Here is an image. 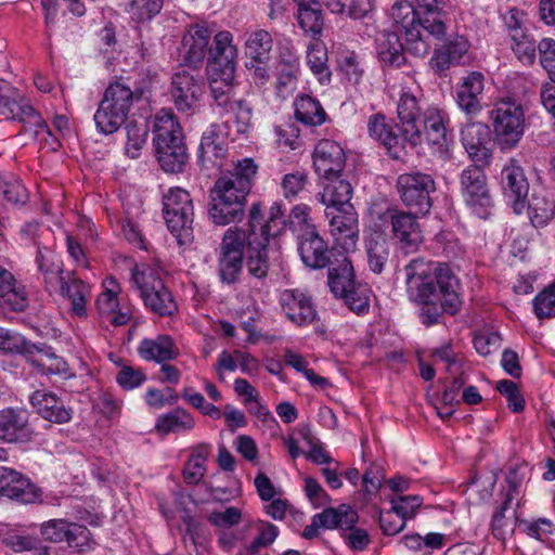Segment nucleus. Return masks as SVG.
Masks as SVG:
<instances>
[{
  "label": "nucleus",
  "instance_id": "nucleus-56",
  "mask_svg": "<svg viewBox=\"0 0 555 555\" xmlns=\"http://www.w3.org/2000/svg\"><path fill=\"white\" fill-rule=\"evenodd\" d=\"M273 133L274 144L283 152L297 150L301 146L300 129L297 124L292 120L275 125Z\"/></svg>",
  "mask_w": 555,
  "mask_h": 555
},
{
  "label": "nucleus",
  "instance_id": "nucleus-19",
  "mask_svg": "<svg viewBox=\"0 0 555 555\" xmlns=\"http://www.w3.org/2000/svg\"><path fill=\"white\" fill-rule=\"evenodd\" d=\"M0 115L8 119L17 120L26 129L33 130L35 135L43 133L52 135L40 114L33 107L29 100L22 95H8L0 106Z\"/></svg>",
  "mask_w": 555,
  "mask_h": 555
},
{
  "label": "nucleus",
  "instance_id": "nucleus-5",
  "mask_svg": "<svg viewBox=\"0 0 555 555\" xmlns=\"http://www.w3.org/2000/svg\"><path fill=\"white\" fill-rule=\"evenodd\" d=\"M163 205L167 228L178 244H190L193 241L194 207L189 192L181 188H172L164 196Z\"/></svg>",
  "mask_w": 555,
  "mask_h": 555
},
{
  "label": "nucleus",
  "instance_id": "nucleus-64",
  "mask_svg": "<svg viewBox=\"0 0 555 555\" xmlns=\"http://www.w3.org/2000/svg\"><path fill=\"white\" fill-rule=\"evenodd\" d=\"M538 51L540 65L548 78L555 81V39L543 38L538 43Z\"/></svg>",
  "mask_w": 555,
  "mask_h": 555
},
{
  "label": "nucleus",
  "instance_id": "nucleus-40",
  "mask_svg": "<svg viewBox=\"0 0 555 555\" xmlns=\"http://www.w3.org/2000/svg\"><path fill=\"white\" fill-rule=\"evenodd\" d=\"M417 15L421 14L423 17L420 18L422 27L430 35L441 37L446 33V25L441 20V13L443 5L440 0H416Z\"/></svg>",
  "mask_w": 555,
  "mask_h": 555
},
{
  "label": "nucleus",
  "instance_id": "nucleus-38",
  "mask_svg": "<svg viewBox=\"0 0 555 555\" xmlns=\"http://www.w3.org/2000/svg\"><path fill=\"white\" fill-rule=\"evenodd\" d=\"M211 452V444L198 443L190 448V455L183 466L182 477L190 486L198 485L207 472V460Z\"/></svg>",
  "mask_w": 555,
  "mask_h": 555
},
{
  "label": "nucleus",
  "instance_id": "nucleus-61",
  "mask_svg": "<svg viewBox=\"0 0 555 555\" xmlns=\"http://www.w3.org/2000/svg\"><path fill=\"white\" fill-rule=\"evenodd\" d=\"M256 528L258 533L247 547V555H256L261 548L272 545L280 533L275 525L266 520L257 521Z\"/></svg>",
  "mask_w": 555,
  "mask_h": 555
},
{
  "label": "nucleus",
  "instance_id": "nucleus-41",
  "mask_svg": "<svg viewBox=\"0 0 555 555\" xmlns=\"http://www.w3.org/2000/svg\"><path fill=\"white\" fill-rule=\"evenodd\" d=\"M273 46V39L269 31L256 29L247 35L244 52L251 62H269Z\"/></svg>",
  "mask_w": 555,
  "mask_h": 555
},
{
  "label": "nucleus",
  "instance_id": "nucleus-28",
  "mask_svg": "<svg viewBox=\"0 0 555 555\" xmlns=\"http://www.w3.org/2000/svg\"><path fill=\"white\" fill-rule=\"evenodd\" d=\"M420 92L418 86L404 85L400 91V98L397 106V114L400 125L404 127L405 133L415 142L420 139L418 129L416 127L417 120L422 117L423 112L418 104L417 93Z\"/></svg>",
  "mask_w": 555,
  "mask_h": 555
},
{
  "label": "nucleus",
  "instance_id": "nucleus-9",
  "mask_svg": "<svg viewBox=\"0 0 555 555\" xmlns=\"http://www.w3.org/2000/svg\"><path fill=\"white\" fill-rule=\"evenodd\" d=\"M260 205L253 204L249 209L247 224V259L246 268L248 274L256 280H264L269 271L268 260V233L270 230L262 228L257 232Z\"/></svg>",
  "mask_w": 555,
  "mask_h": 555
},
{
  "label": "nucleus",
  "instance_id": "nucleus-23",
  "mask_svg": "<svg viewBox=\"0 0 555 555\" xmlns=\"http://www.w3.org/2000/svg\"><path fill=\"white\" fill-rule=\"evenodd\" d=\"M279 302L285 317L297 326H307L317 319L314 304L302 291L284 289L280 293Z\"/></svg>",
  "mask_w": 555,
  "mask_h": 555
},
{
  "label": "nucleus",
  "instance_id": "nucleus-37",
  "mask_svg": "<svg viewBox=\"0 0 555 555\" xmlns=\"http://www.w3.org/2000/svg\"><path fill=\"white\" fill-rule=\"evenodd\" d=\"M28 305L24 287L16 284L13 274L0 267V308L23 311Z\"/></svg>",
  "mask_w": 555,
  "mask_h": 555
},
{
  "label": "nucleus",
  "instance_id": "nucleus-60",
  "mask_svg": "<svg viewBox=\"0 0 555 555\" xmlns=\"http://www.w3.org/2000/svg\"><path fill=\"white\" fill-rule=\"evenodd\" d=\"M96 129L103 134H112L116 132L121 125L126 121V115H122L118 112L113 111L112 108H107L102 104H99V107L93 116Z\"/></svg>",
  "mask_w": 555,
  "mask_h": 555
},
{
  "label": "nucleus",
  "instance_id": "nucleus-58",
  "mask_svg": "<svg viewBox=\"0 0 555 555\" xmlns=\"http://www.w3.org/2000/svg\"><path fill=\"white\" fill-rule=\"evenodd\" d=\"M555 216V203L545 195L533 194L529 204V217L534 227L547 224Z\"/></svg>",
  "mask_w": 555,
  "mask_h": 555
},
{
  "label": "nucleus",
  "instance_id": "nucleus-24",
  "mask_svg": "<svg viewBox=\"0 0 555 555\" xmlns=\"http://www.w3.org/2000/svg\"><path fill=\"white\" fill-rule=\"evenodd\" d=\"M462 144L476 164L488 165L492 157L490 129L481 121L466 124L461 130Z\"/></svg>",
  "mask_w": 555,
  "mask_h": 555
},
{
  "label": "nucleus",
  "instance_id": "nucleus-36",
  "mask_svg": "<svg viewBox=\"0 0 555 555\" xmlns=\"http://www.w3.org/2000/svg\"><path fill=\"white\" fill-rule=\"evenodd\" d=\"M323 180V190L318 194V199L321 204L326 206V209L352 206L350 204L352 186L347 180L340 179V176Z\"/></svg>",
  "mask_w": 555,
  "mask_h": 555
},
{
  "label": "nucleus",
  "instance_id": "nucleus-4",
  "mask_svg": "<svg viewBox=\"0 0 555 555\" xmlns=\"http://www.w3.org/2000/svg\"><path fill=\"white\" fill-rule=\"evenodd\" d=\"M493 141L501 152L515 150L524 138L526 114L520 102L502 98L493 103L489 112Z\"/></svg>",
  "mask_w": 555,
  "mask_h": 555
},
{
  "label": "nucleus",
  "instance_id": "nucleus-17",
  "mask_svg": "<svg viewBox=\"0 0 555 555\" xmlns=\"http://www.w3.org/2000/svg\"><path fill=\"white\" fill-rule=\"evenodd\" d=\"M449 121V116L443 109L437 106L427 107L416 122L420 139L411 142V145L426 142L437 150H442L447 144Z\"/></svg>",
  "mask_w": 555,
  "mask_h": 555
},
{
  "label": "nucleus",
  "instance_id": "nucleus-33",
  "mask_svg": "<svg viewBox=\"0 0 555 555\" xmlns=\"http://www.w3.org/2000/svg\"><path fill=\"white\" fill-rule=\"evenodd\" d=\"M296 20L305 35L320 39L323 35L324 17L319 0H294Z\"/></svg>",
  "mask_w": 555,
  "mask_h": 555
},
{
  "label": "nucleus",
  "instance_id": "nucleus-2",
  "mask_svg": "<svg viewBox=\"0 0 555 555\" xmlns=\"http://www.w3.org/2000/svg\"><path fill=\"white\" fill-rule=\"evenodd\" d=\"M406 294L417 305H446L451 311L460 306L459 280L444 263L412 259L405 267Z\"/></svg>",
  "mask_w": 555,
  "mask_h": 555
},
{
  "label": "nucleus",
  "instance_id": "nucleus-57",
  "mask_svg": "<svg viewBox=\"0 0 555 555\" xmlns=\"http://www.w3.org/2000/svg\"><path fill=\"white\" fill-rule=\"evenodd\" d=\"M36 345L17 332L0 327V351L33 357Z\"/></svg>",
  "mask_w": 555,
  "mask_h": 555
},
{
  "label": "nucleus",
  "instance_id": "nucleus-10",
  "mask_svg": "<svg viewBox=\"0 0 555 555\" xmlns=\"http://www.w3.org/2000/svg\"><path fill=\"white\" fill-rule=\"evenodd\" d=\"M402 203L416 214H427L431 207L430 193L436 189L431 176L422 172L402 173L397 179Z\"/></svg>",
  "mask_w": 555,
  "mask_h": 555
},
{
  "label": "nucleus",
  "instance_id": "nucleus-47",
  "mask_svg": "<svg viewBox=\"0 0 555 555\" xmlns=\"http://www.w3.org/2000/svg\"><path fill=\"white\" fill-rule=\"evenodd\" d=\"M164 7V0H127L125 11L135 25L149 24Z\"/></svg>",
  "mask_w": 555,
  "mask_h": 555
},
{
  "label": "nucleus",
  "instance_id": "nucleus-6",
  "mask_svg": "<svg viewBox=\"0 0 555 555\" xmlns=\"http://www.w3.org/2000/svg\"><path fill=\"white\" fill-rule=\"evenodd\" d=\"M247 241V230L243 228L231 227L224 232L218 253V274L222 283L230 285L238 281Z\"/></svg>",
  "mask_w": 555,
  "mask_h": 555
},
{
  "label": "nucleus",
  "instance_id": "nucleus-16",
  "mask_svg": "<svg viewBox=\"0 0 555 555\" xmlns=\"http://www.w3.org/2000/svg\"><path fill=\"white\" fill-rule=\"evenodd\" d=\"M204 83L190 72L182 69L171 78L170 95L177 109L193 115L199 107Z\"/></svg>",
  "mask_w": 555,
  "mask_h": 555
},
{
  "label": "nucleus",
  "instance_id": "nucleus-45",
  "mask_svg": "<svg viewBox=\"0 0 555 555\" xmlns=\"http://www.w3.org/2000/svg\"><path fill=\"white\" fill-rule=\"evenodd\" d=\"M357 284L351 260L344 257L337 264L328 269V286L336 296L346 295V292Z\"/></svg>",
  "mask_w": 555,
  "mask_h": 555
},
{
  "label": "nucleus",
  "instance_id": "nucleus-18",
  "mask_svg": "<svg viewBox=\"0 0 555 555\" xmlns=\"http://www.w3.org/2000/svg\"><path fill=\"white\" fill-rule=\"evenodd\" d=\"M44 540L61 543L66 542L72 547L85 548L91 543L90 530L81 525L65 519H50L40 527Z\"/></svg>",
  "mask_w": 555,
  "mask_h": 555
},
{
  "label": "nucleus",
  "instance_id": "nucleus-8",
  "mask_svg": "<svg viewBox=\"0 0 555 555\" xmlns=\"http://www.w3.org/2000/svg\"><path fill=\"white\" fill-rule=\"evenodd\" d=\"M482 165H470L460 173V191L465 204L480 218L486 219L493 206Z\"/></svg>",
  "mask_w": 555,
  "mask_h": 555
},
{
  "label": "nucleus",
  "instance_id": "nucleus-46",
  "mask_svg": "<svg viewBox=\"0 0 555 555\" xmlns=\"http://www.w3.org/2000/svg\"><path fill=\"white\" fill-rule=\"evenodd\" d=\"M195 421L185 410L177 409L169 413L160 415L156 420L155 428L162 435L170 433H182L193 429Z\"/></svg>",
  "mask_w": 555,
  "mask_h": 555
},
{
  "label": "nucleus",
  "instance_id": "nucleus-29",
  "mask_svg": "<svg viewBox=\"0 0 555 555\" xmlns=\"http://www.w3.org/2000/svg\"><path fill=\"white\" fill-rule=\"evenodd\" d=\"M390 17L404 34L406 42L422 46V49L418 47L416 49L424 53L427 51V47L421 38L422 23L411 2L406 0L397 1L390 10Z\"/></svg>",
  "mask_w": 555,
  "mask_h": 555
},
{
  "label": "nucleus",
  "instance_id": "nucleus-13",
  "mask_svg": "<svg viewBox=\"0 0 555 555\" xmlns=\"http://www.w3.org/2000/svg\"><path fill=\"white\" fill-rule=\"evenodd\" d=\"M369 135L382 144L392 158H400L406 143L414 142L404 131L402 125H396L383 114H374L367 120Z\"/></svg>",
  "mask_w": 555,
  "mask_h": 555
},
{
  "label": "nucleus",
  "instance_id": "nucleus-21",
  "mask_svg": "<svg viewBox=\"0 0 555 555\" xmlns=\"http://www.w3.org/2000/svg\"><path fill=\"white\" fill-rule=\"evenodd\" d=\"M34 411L44 421L54 424H66L73 418V409L55 392L42 388L35 390L28 397Z\"/></svg>",
  "mask_w": 555,
  "mask_h": 555
},
{
  "label": "nucleus",
  "instance_id": "nucleus-11",
  "mask_svg": "<svg viewBox=\"0 0 555 555\" xmlns=\"http://www.w3.org/2000/svg\"><path fill=\"white\" fill-rule=\"evenodd\" d=\"M391 238L404 255L416 253L424 243V234L416 212L393 210L389 214Z\"/></svg>",
  "mask_w": 555,
  "mask_h": 555
},
{
  "label": "nucleus",
  "instance_id": "nucleus-3",
  "mask_svg": "<svg viewBox=\"0 0 555 555\" xmlns=\"http://www.w3.org/2000/svg\"><path fill=\"white\" fill-rule=\"evenodd\" d=\"M153 142L157 159L166 172H179L186 159L182 128L171 109L163 108L153 120Z\"/></svg>",
  "mask_w": 555,
  "mask_h": 555
},
{
  "label": "nucleus",
  "instance_id": "nucleus-31",
  "mask_svg": "<svg viewBox=\"0 0 555 555\" xmlns=\"http://www.w3.org/2000/svg\"><path fill=\"white\" fill-rule=\"evenodd\" d=\"M485 89V76L472 72L462 78L456 87V103L467 115L476 116L482 111L481 94Z\"/></svg>",
  "mask_w": 555,
  "mask_h": 555
},
{
  "label": "nucleus",
  "instance_id": "nucleus-30",
  "mask_svg": "<svg viewBox=\"0 0 555 555\" xmlns=\"http://www.w3.org/2000/svg\"><path fill=\"white\" fill-rule=\"evenodd\" d=\"M33 438L27 412L7 408L0 411V440L5 442H27Z\"/></svg>",
  "mask_w": 555,
  "mask_h": 555
},
{
  "label": "nucleus",
  "instance_id": "nucleus-53",
  "mask_svg": "<svg viewBox=\"0 0 555 555\" xmlns=\"http://www.w3.org/2000/svg\"><path fill=\"white\" fill-rule=\"evenodd\" d=\"M513 41L512 49L517 59L527 66H531L535 62L538 44L533 37L527 30H516L511 36Z\"/></svg>",
  "mask_w": 555,
  "mask_h": 555
},
{
  "label": "nucleus",
  "instance_id": "nucleus-44",
  "mask_svg": "<svg viewBox=\"0 0 555 555\" xmlns=\"http://www.w3.org/2000/svg\"><path fill=\"white\" fill-rule=\"evenodd\" d=\"M134 92L128 86L114 82L106 88L100 104L127 117L132 106Z\"/></svg>",
  "mask_w": 555,
  "mask_h": 555
},
{
  "label": "nucleus",
  "instance_id": "nucleus-25",
  "mask_svg": "<svg viewBox=\"0 0 555 555\" xmlns=\"http://www.w3.org/2000/svg\"><path fill=\"white\" fill-rule=\"evenodd\" d=\"M501 185L504 195L513 201L514 211L519 214L528 196L529 182L517 159L511 158L502 168Z\"/></svg>",
  "mask_w": 555,
  "mask_h": 555
},
{
  "label": "nucleus",
  "instance_id": "nucleus-48",
  "mask_svg": "<svg viewBox=\"0 0 555 555\" xmlns=\"http://www.w3.org/2000/svg\"><path fill=\"white\" fill-rule=\"evenodd\" d=\"M244 206L243 204L231 203L227 202V199L211 196L209 216L214 223L227 225L243 218Z\"/></svg>",
  "mask_w": 555,
  "mask_h": 555
},
{
  "label": "nucleus",
  "instance_id": "nucleus-62",
  "mask_svg": "<svg viewBox=\"0 0 555 555\" xmlns=\"http://www.w3.org/2000/svg\"><path fill=\"white\" fill-rule=\"evenodd\" d=\"M339 297L357 314H364L370 309V291L364 285L357 283L346 292V295H340Z\"/></svg>",
  "mask_w": 555,
  "mask_h": 555
},
{
  "label": "nucleus",
  "instance_id": "nucleus-39",
  "mask_svg": "<svg viewBox=\"0 0 555 555\" xmlns=\"http://www.w3.org/2000/svg\"><path fill=\"white\" fill-rule=\"evenodd\" d=\"M27 360L43 375H67L69 373L67 362L42 344L36 345L33 357H28Z\"/></svg>",
  "mask_w": 555,
  "mask_h": 555
},
{
  "label": "nucleus",
  "instance_id": "nucleus-51",
  "mask_svg": "<svg viewBox=\"0 0 555 555\" xmlns=\"http://www.w3.org/2000/svg\"><path fill=\"white\" fill-rule=\"evenodd\" d=\"M62 293L70 300L72 311L78 317L86 315V298L90 294V287L81 280L73 279L62 282Z\"/></svg>",
  "mask_w": 555,
  "mask_h": 555
},
{
  "label": "nucleus",
  "instance_id": "nucleus-32",
  "mask_svg": "<svg viewBox=\"0 0 555 555\" xmlns=\"http://www.w3.org/2000/svg\"><path fill=\"white\" fill-rule=\"evenodd\" d=\"M469 43L463 36H455L435 49L429 61L431 69L438 75H444L451 66L460 65L468 52Z\"/></svg>",
  "mask_w": 555,
  "mask_h": 555
},
{
  "label": "nucleus",
  "instance_id": "nucleus-1",
  "mask_svg": "<svg viewBox=\"0 0 555 555\" xmlns=\"http://www.w3.org/2000/svg\"><path fill=\"white\" fill-rule=\"evenodd\" d=\"M211 39L207 61L215 102L230 115L238 134L248 133L251 129V107L244 100L234 96L230 85L238 55L234 37L229 30H219L214 33Z\"/></svg>",
  "mask_w": 555,
  "mask_h": 555
},
{
  "label": "nucleus",
  "instance_id": "nucleus-55",
  "mask_svg": "<svg viewBox=\"0 0 555 555\" xmlns=\"http://www.w3.org/2000/svg\"><path fill=\"white\" fill-rule=\"evenodd\" d=\"M339 72L352 85H359L364 75L361 59L354 51L340 50L337 56Z\"/></svg>",
  "mask_w": 555,
  "mask_h": 555
},
{
  "label": "nucleus",
  "instance_id": "nucleus-63",
  "mask_svg": "<svg viewBox=\"0 0 555 555\" xmlns=\"http://www.w3.org/2000/svg\"><path fill=\"white\" fill-rule=\"evenodd\" d=\"M538 319L555 317V282L541 291L532 300Z\"/></svg>",
  "mask_w": 555,
  "mask_h": 555
},
{
  "label": "nucleus",
  "instance_id": "nucleus-22",
  "mask_svg": "<svg viewBox=\"0 0 555 555\" xmlns=\"http://www.w3.org/2000/svg\"><path fill=\"white\" fill-rule=\"evenodd\" d=\"M215 24L197 23L189 26L182 38L183 60L196 66L208 57Z\"/></svg>",
  "mask_w": 555,
  "mask_h": 555
},
{
  "label": "nucleus",
  "instance_id": "nucleus-54",
  "mask_svg": "<svg viewBox=\"0 0 555 555\" xmlns=\"http://www.w3.org/2000/svg\"><path fill=\"white\" fill-rule=\"evenodd\" d=\"M132 282L140 291L141 298L149 294V292L155 291L156 288L164 285L159 275V271L156 268L145 263L137 264L133 268Z\"/></svg>",
  "mask_w": 555,
  "mask_h": 555
},
{
  "label": "nucleus",
  "instance_id": "nucleus-26",
  "mask_svg": "<svg viewBox=\"0 0 555 555\" xmlns=\"http://www.w3.org/2000/svg\"><path fill=\"white\" fill-rule=\"evenodd\" d=\"M346 164L344 149L333 140H321L313 152V166L322 179L340 176Z\"/></svg>",
  "mask_w": 555,
  "mask_h": 555
},
{
  "label": "nucleus",
  "instance_id": "nucleus-43",
  "mask_svg": "<svg viewBox=\"0 0 555 555\" xmlns=\"http://www.w3.org/2000/svg\"><path fill=\"white\" fill-rule=\"evenodd\" d=\"M295 117L307 126H320L325 121L326 113L321 103L311 95H298L294 102Z\"/></svg>",
  "mask_w": 555,
  "mask_h": 555
},
{
  "label": "nucleus",
  "instance_id": "nucleus-52",
  "mask_svg": "<svg viewBox=\"0 0 555 555\" xmlns=\"http://www.w3.org/2000/svg\"><path fill=\"white\" fill-rule=\"evenodd\" d=\"M144 305L159 315H172L177 304L171 293L163 285L142 297Z\"/></svg>",
  "mask_w": 555,
  "mask_h": 555
},
{
  "label": "nucleus",
  "instance_id": "nucleus-7",
  "mask_svg": "<svg viewBox=\"0 0 555 555\" xmlns=\"http://www.w3.org/2000/svg\"><path fill=\"white\" fill-rule=\"evenodd\" d=\"M256 173L257 165L251 158L237 160L233 164L232 171H228L217 180L211 196L245 205Z\"/></svg>",
  "mask_w": 555,
  "mask_h": 555
},
{
  "label": "nucleus",
  "instance_id": "nucleus-20",
  "mask_svg": "<svg viewBox=\"0 0 555 555\" xmlns=\"http://www.w3.org/2000/svg\"><path fill=\"white\" fill-rule=\"evenodd\" d=\"M41 491L20 472L0 466V495L23 504L41 500Z\"/></svg>",
  "mask_w": 555,
  "mask_h": 555
},
{
  "label": "nucleus",
  "instance_id": "nucleus-42",
  "mask_svg": "<svg viewBox=\"0 0 555 555\" xmlns=\"http://www.w3.org/2000/svg\"><path fill=\"white\" fill-rule=\"evenodd\" d=\"M307 47V64L321 85L331 82L332 74L327 65V49L320 39H312Z\"/></svg>",
  "mask_w": 555,
  "mask_h": 555
},
{
  "label": "nucleus",
  "instance_id": "nucleus-59",
  "mask_svg": "<svg viewBox=\"0 0 555 555\" xmlns=\"http://www.w3.org/2000/svg\"><path fill=\"white\" fill-rule=\"evenodd\" d=\"M126 154L131 158H137L146 143L149 135L147 126L145 122L129 121L126 125Z\"/></svg>",
  "mask_w": 555,
  "mask_h": 555
},
{
  "label": "nucleus",
  "instance_id": "nucleus-49",
  "mask_svg": "<svg viewBox=\"0 0 555 555\" xmlns=\"http://www.w3.org/2000/svg\"><path fill=\"white\" fill-rule=\"evenodd\" d=\"M367 263L372 272L380 274L389 258V247L382 235L371 236L365 242Z\"/></svg>",
  "mask_w": 555,
  "mask_h": 555
},
{
  "label": "nucleus",
  "instance_id": "nucleus-15",
  "mask_svg": "<svg viewBox=\"0 0 555 555\" xmlns=\"http://www.w3.org/2000/svg\"><path fill=\"white\" fill-rule=\"evenodd\" d=\"M330 219V232L336 244L346 253L356 250L359 240L358 214L353 206L326 209Z\"/></svg>",
  "mask_w": 555,
  "mask_h": 555
},
{
  "label": "nucleus",
  "instance_id": "nucleus-12",
  "mask_svg": "<svg viewBox=\"0 0 555 555\" xmlns=\"http://www.w3.org/2000/svg\"><path fill=\"white\" fill-rule=\"evenodd\" d=\"M227 120L223 124H211L204 132L198 146V159L203 167L220 169L228 155L230 138Z\"/></svg>",
  "mask_w": 555,
  "mask_h": 555
},
{
  "label": "nucleus",
  "instance_id": "nucleus-14",
  "mask_svg": "<svg viewBox=\"0 0 555 555\" xmlns=\"http://www.w3.org/2000/svg\"><path fill=\"white\" fill-rule=\"evenodd\" d=\"M121 287L114 276H107L102 282V292L99 294L95 306L103 322L113 326H124L132 318L130 307L122 304L118 297Z\"/></svg>",
  "mask_w": 555,
  "mask_h": 555
},
{
  "label": "nucleus",
  "instance_id": "nucleus-50",
  "mask_svg": "<svg viewBox=\"0 0 555 555\" xmlns=\"http://www.w3.org/2000/svg\"><path fill=\"white\" fill-rule=\"evenodd\" d=\"M327 513L328 518L325 519L330 524L327 529H340L343 533L353 528L359 521L358 512L348 504H340L336 508L328 507L322 512V514Z\"/></svg>",
  "mask_w": 555,
  "mask_h": 555
},
{
  "label": "nucleus",
  "instance_id": "nucleus-35",
  "mask_svg": "<svg viewBox=\"0 0 555 555\" xmlns=\"http://www.w3.org/2000/svg\"><path fill=\"white\" fill-rule=\"evenodd\" d=\"M138 353L145 361L163 363L175 360L179 349L168 335H158L155 338H144L138 346Z\"/></svg>",
  "mask_w": 555,
  "mask_h": 555
},
{
  "label": "nucleus",
  "instance_id": "nucleus-27",
  "mask_svg": "<svg viewBox=\"0 0 555 555\" xmlns=\"http://www.w3.org/2000/svg\"><path fill=\"white\" fill-rule=\"evenodd\" d=\"M298 253L304 264L319 270L331 263V251L327 243L317 229H310L305 234H298Z\"/></svg>",
  "mask_w": 555,
  "mask_h": 555
},
{
  "label": "nucleus",
  "instance_id": "nucleus-34",
  "mask_svg": "<svg viewBox=\"0 0 555 555\" xmlns=\"http://www.w3.org/2000/svg\"><path fill=\"white\" fill-rule=\"evenodd\" d=\"M375 49L384 67H400L405 62L403 44L395 31H378L375 38Z\"/></svg>",
  "mask_w": 555,
  "mask_h": 555
}]
</instances>
